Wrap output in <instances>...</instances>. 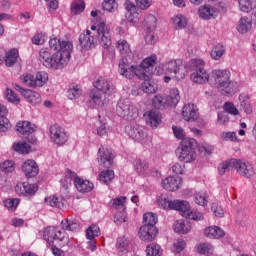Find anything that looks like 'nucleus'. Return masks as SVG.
Here are the masks:
<instances>
[{
    "label": "nucleus",
    "mask_w": 256,
    "mask_h": 256,
    "mask_svg": "<svg viewBox=\"0 0 256 256\" xmlns=\"http://www.w3.org/2000/svg\"><path fill=\"white\" fill-rule=\"evenodd\" d=\"M49 47L54 53H51L49 48H42L39 51V61L47 69H54L55 71L63 69L73 51V43L69 41H61L57 36L52 35L49 41Z\"/></svg>",
    "instance_id": "nucleus-1"
},
{
    "label": "nucleus",
    "mask_w": 256,
    "mask_h": 256,
    "mask_svg": "<svg viewBox=\"0 0 256 256\" xmlns=\"http://www.w3.org/2000/svg\"><path fill=\"white\" fill-rule=\"evenodd\" d=\"M95 31H97L98 37L95 36ZM97 39L100 41V45L104 47V49L111 47V29L108 28L105 22L92 25L91 30H86V33H82L79 36L80 45L82 49H85L86 51H89V49H95Z\"/></svg>",
    "instance_id": "nucleus-2"
},
{
    "label": "nucleus",
    "mask_w": 256,
    "mask_h": 256,
    "mask_svg": "<svg viewBox=\"0 0 256 256\" xmlns=\"http://www.w3.org/2000/svg\"><path fill=\"white\" fill-rule=\"evenodd\" d=\"M212 79L215 81L216 89L224 97H231L237 93L235 82L231 81V72L229 70H213Z\"/></svg>",
    "instance_id": "nucleus-3"
},
{
    "label": "nucleus",
    "mask_w": 256,
    "mask_h": 256,
    "mask_svg": "<svg viewBox=\"0 0 256 256\" xmlns=\"http://www.w3.org/2000/svg\"><path fill=\"white\" fill-rule=\"evenodd\" d=\"M95 90L90 92V97L96 105L103 107L105 105V95L115 93V86L105 77H99L94 82Z\"/></svg>",
    "instance_id": "nucleus-4"
},
{
    "label": "nucleus",
    "mask_w": 256,
    "mask_h": 256,
    "mask_svg": "<svg viewBox=\"0 0 256 256\" xmlns=\"http://www.w3.org/2000/svg\"><path fill=\"white\" fill-rule=\"evenodd\" d=\"M197 141L193 138H185L181 141L180 147L176 150V155L179 161L183 163H191L197 159V154L195 153V147Z\"/></svg>",
    "instance_id": "nucleus-5"
},
{
    "label": "nucleus",
    "mask_w": 256,
    "mask_h": 256,
    "mask_svg": "<svg viewBox=\"0 0 256 256\" xmlns=\"http://www.w3.org/2000/svg\"><path fill=\"white\" fill-rule=\"evenodd\" d=\"M190 69L193 73L190 79L197 85H203L209 82V73L205 70V61L201 59H192L190 62Z\"/></svg>",
    "instance_id": "nucleus-6"
},
{
    "label": "nucleus",
    "mask_w": 256,
    "mask_h": 256,
    "mask_svg": "<svg viewBox=\"0 0 256 256\" xmlns=\"http://www.w3.org/2000/svg\"><path fill=\"white\" fill-rule=\"evenodd\" d=\"M157 203L161 209H166V211H180V213H185L189 210V202L185 200H174L169 201L166 194H161L157 198Z\"/></svg>",
    "instance_id": "nucleus-7"
},
{
    "label": "nucleus",
    "mask_w": 256,
    "mask_h": 256,
    "mask_svg": "<svg viewBox=\"0 0 256 256\" xmlns=\"http://www.w3.org/2000/svg\"><path fill=\"white\" fill-rule=\"evenodd\" d=\"M164 71L166 75H170L173 79H177V81L185 79V66L181 59L166 62L164 65Z\"/></svg>",
    "instance_id": "nucleus-8"
},
{
    "label": "nucleus",
    "mask_w": 256,
    "mask_h": 256,
    "mask_svg": "<svg viewBox=\"0 0 256 256\" xmlns=\"http://www.w3.org/2000/svg\"><path fill=\"white\" fill-rule=\"evenodd\" d=\"M44 239L46 241H55L59 247H65L69 243L67 234L55 226H49L45 229Z\"/></svg>",
    "instance_id": "nucleus-9"
},
{
    "label": "nucleus",
    "mask_w": 256,
    "mask_h": 256,
    "mask_svg": "<svg viewBox=\"0 0 256 256\" xmlns=\"http://www.w3.org/2000/svg\"><path fill=\"white\" fill-rule=\"evenodd\" d=\"M116 113L119 117H122L127 121H131V119H135V117H137V109H135V106L129 99L119 100L116 107Z\"/></svg>",
    "instance_id": "nucleus-10"
},
{
    "label": "nucleus",
    "mask_w": 256,
    "mask_h": 256,
    "mask_svg": "<svg viewBox=\"0 0 256 256\" xmlns=\"http://www.w3.org/2000/svg\"><path fill=\"white\" fill-rule=\"evenodd\" d=\"M50 133V141L57 145L58 147H62L65 145L67 141H69V133L65 128L59 126L58 124L51 125L49 128Z\"/></svg>",
    "instance_id": "nucleus-11"
},
{
    "label": "nucleus",
    "mask_w": 256,
    "mask_h": 256,
    "mask_svg": "<svg viewBox=\"0 0 256 256\" xmlns=\"http://www.w3.org/2000/svg\"><path fill=\"white\" fill-rule=\"evenodd\" d=\"M157 64V55H151L145 58L140 65L136 66L137 78L145 79L149 75H153V67Z\"/></svg>",
    "instance_id": "nucleus-12"
},
{
    "label": "nucleus",
    "mask_w": 256,
    "mask_h": 256,
    "mask_svg": "<svg viewBox=\"0 0 256 256\" xmlns=\"http://www.w3.org/2000/svg\"><path fill=\"white\" fill-rule=\"evenodd\" d=\"M233 169L236 171V173H238V175L246 177V179H251V177L255 175L253 166L241 159L233 158Z\"/></svg>",
    "instance_id": "nucleus-13"
},
{
    "label": "nucleus",
    "mask_w": 256,
    "mask_h": 256,
    "mask_svg": "<svg viewBox=\"0 0 256 256\" xmlns=\"http://www.w3.org/2000/svg\"><path fill=\"white\" fill-rule=\"evenodd\" d=\"M66 173L70 179H74V185L77 191L80 193H89L93 191L94 185L93 183L89 182V180H83L80 177H77V174L71 170H67Z\"/></svg>",
    "instance_id": "nucleus-14"
},
{
    "label": "nucleus",
    "mask_w": 256,
    "mask_h": 256,
    "mask_svg": "<svg viewBox=\"0 0 256 256\" xmlns=\"http://www.w3.org/2000/svg\"><path fill=\"white\" fill-rule=\"evenodd\" d=\"M37 184H29V182H20L15 186V193L19 197H33L38 191Z\"/></svg>",
    "instance_id": "nucleus-15"
},
{
    "label": "nucleus",
    "mask_w": 256,
    "mask_h": 256,
    "mask_svg": "<svg viewBox=\"0 0 256 256\" xmlns=\"http://www.w3.org/2000/svg\"><path fill=\"white\" fill-rule=\"evenodd\" d=\"M198 15L200 19L204 21H211V19H217L219 17V9L217 7L206 4L198 8Z\"/></svg>",
    "instance_id": "nucleus-16"
},
{
    "label": "nucleus",
    "mask_w": 256,
    "mask_h": 256,
    "mask_svg": "<svg viewBox=\"0 0 256 256\" xmlns=\"http://www.w3.org/2000/svg\"><path fill=\"white\" fill-rule=\"evenodd\" d=\"M158 234L159 230H157V227L148 225L141 226L138 232L141 241H147L148 243H151V241H155Z\"/></svg>",
    "instance_id": "nucleus-17"
},
{
    "label": "nucleus",
    "mask_w": 256,
    "mask_h": 256,
    "mask_svg": "<svg viewBox=\"0 0 256 256\" xmlns=\"http://www.w3.org/2000/svg\"><path fill=\"white\" fill-rule=\"evenodd\" d=\"M113 159H115V156L113 155V152L109 150L107 147H100L98 150V163L100 165H103L104 167H111L113 165Z\"/></svg>",
    "instance_id": "nucleus-18"
},
{
    "label": "nucleus",
    "mask_w": 256,
    "mask_h": 256,
    "mask_svg": "<svg viewBox=\"0 0 256 256\" xmlns=\"http://www.w3.org/2000/svg\"><path fill=\"white\" fill-rule=\"evenodd\" d=\"M118 67L119 73L122 77H125L126 79H133L135 75L137 77V66H129L127 58L120 60Z\"/></svg>",
    "instance_id": "nucleus-19"
},
{
    "label": "nucleus",
    "mask_w": 256,
    "mask_h": 256,
    "mask_svg": "<svg viewBox=\"0 0 256 256\" xmlns=\"http://www.w3.org/2000/svg\"><path fill=\"white\" fill-rule=\"evenodd\" d=\"M14 89L21 92V94L25 97L26 101H28V103H31V105H39L41 103V94H39V92L23 89L19 85H15Z\"/></svg>",
    "instance_id": "nucleus-20"
},
{
    "label": "nucleus",
    "mask_w": 256,
    "mask_h": 256,
    "mask_svg": "<svg viewBox=\"0 0 256 256\" xmlns=\"http://www.w3.org/2000/svg\"><path fill=\"white\" fill-rule=\"evenodd\" d=\"M22 171L28 179L39 175V166L35 160H26L22 164Z\"/></svg>",
    "instance_id": "nucleus-21"
},
{
    "label": "nucleus",
    "mask_w": 256,
    "mask_h": 256,
    "mask_svg": "<svg viewBox=\"0 0 256 256\" xmlns=\"http://www.w3.org/2000/svg\"><path fill=\"white\" fill-rule=\"evenodd\" d=\"M144 118L147 125H150L152 129H157L161 125V113L157 110H150L144 113Z\"/></svg>",
    "instance_id": "nucleus-22"
},
{
    "label": "nucleus",
    "mask_w": 256,
    "mask_h": 256,
    "mask_svg": "<svg viewBox=\"0 0 256 256\" xmlns=\"http://www.w3.org/2000/svg\"><path fill=\"white\" fill-rule=\"evenodd\" d=\"M181 185H183V179L179 176H170L162 181V187L166 191H177Z\"/></svg>",
    "instance_id": "nucleus-23"
},
{
    "label": "nucleus",
    "mask_w": 256,
    "mask_h": 256,
    "mask_svg": "<svg viewBox=\"0 0 256 256\" xmlns=\"http://www.w3.org/2000/svg\"><path fill=\"white\" fill-rule=\"evenodd\" d=\"M195 104H186L182 108V117L185 121H195L199 117Z\"/></svg>",
    "instance_id": "nucleus-24"
},
{
    "label": "nucleus",
    "mask_w": 256,
    "mask_h": 256,
    "mask_svg": "<svg viewBox=\"0 0 256 256\" xmlns=\"http://www.w3.org/2000/svg\"><path fill=\"white\" fill-rule=\"evenodd\" d=\"M18 133L22 135H33L37 131V126L30 121L24 120L16 124Z\"/></svg>",
    "instance_id": "nucleus-25"
},
{
    "label": "nucleus",
    "mask_w": 256,
    "mask_h": 256,
    "mask_svg": "<svg viewBox=\"0 0 256 256\" xmlns=\"http://www.w3.org/2000/svg\"><path fill=\"white\" fill-rule=\"evenodd\" d=\"M204 235L208 239H221V237H225V231L219 226H209L204 229Z\"/></svg>",
    "instance_id": "nucleus-26"
},
{
    "label": "nucleus",
    "mask_w": 256,
    "mask_h": 256,
    "mask_svg": "<svg viewBox=\"0 0 256 256\" xmlns=\"http://www.w3.org/2000/svg\"><path fill=\"white\" fill-rule=\"evenodd\" d=\"M166 105L168 107H177L179 101H181V95L179 94L178 88H171L169 91V95L165 97Z\"/></svg>",
    "instance_id": "nucleus-27"
},
{
    "label": "nucleus",
    "mask_w": 256,
    "mask_h": 256,
    "mask_svg": "<svg viewBox=\"0 0 256 256\" xmlns=\"http://www.w3.org/2000/svg\"><path fill=\"white\" fill-rule=\"evenodd\" d=\"M251 27H253V22L251 19H249L247 16H243L239 19L236 29L238 33L245 34L251 31Z\"/></svg>",
    "instance_id": "nucleus-28"
},
{
    "label": "nucleus",
    "mask_w": 256,
    "mask_h": 256,
    "mask_svg": "<svg viewBox=\"0 0 256 256\" xmlns=\"http://www.w3.org/2000/svg\"><path fill=\"white\" fill-rule=\"evenodd\" d=\"M61 227L63 231H79L81 224L76 219L65 218L61 221Z\"/></svg>",
    "instance_id": "nucleus-29"
},
{
    "label": "nucleus",
    "mask_w": 256,
    "mask_h": 256,
    "mask_svg": "<svg viewBox=\"0 0 256 256\" xmlns=\"http://www.w3.org/2000/svg\"><path fill=\"white\" fill-rule=\"evenodd\" d=\"M125 132L131 137V139H135L136 141L143 139V136L145 135L143 133V129H141L139 126L128 125L125 127Z\"/></svg>",
    "instance_id": "nucleus-30"
},
{
    "label": "nucleus",
    "mask_w": 256,
    "mask_h": 256,
    "mask_svg": "<svg viewBox=\"0 0 256 256\" xmlns=\"http://www.w3.org/2000/svg\"><path fill=\"white\" fill-rule=\"evenodd\" d=\"M18 61H19L18 49L13 48L6 53V56H5L6 67H13V65H15V63H17Z\"/></svg>",
    "instance_id": "nucleus-31"
},
{
    "label": "nucleus",
    "mask_w": 256,
    "mask_h": 256,
    "mask_svg": "<svg viewBox=\"0 0 256 256\" xmlns=\"http://www.w3.org/2000/svg\"><path fill=\"white\" fill-rule=\"evenodd\" d=\"M116 49H118L119 53L127 59V57H131V46L129 45V42L124 39H120L117 41Z\"/></svg>",
    "instance_id": "nucleus-32"
},
{
    "label": "nucleus",
    "mask_w": 256,
    "mask_h": 256,
    "mask_svg": "<svg viewBox=\"0 0 256 256\" xmlns=\"http://www.w3.org/2000/svg\"><path fill=\"white\" fill-rule=\"evenodd\" d=\"M174 231L175 233L185 235L191 231V223L185 222L183 220H178L174 224Z\"/></svg>",
    "instance_id": "nucleus-33"
},
{
    "label": "nucleus",
    "mask_w": 256,
    "mask_h": 256,
    "mask_svg": "<svg viewBox=\"0 0 256 256\" xmlns=\"http://www.w3.org/2000/svg\"><path fill=\"white\" fill-rule=\"evenodd\" d=\"M143 79L144 82L141 85V89L144 93H156L157 91V84H155V82L151 81L149 79V76L145 77V78H140Z\"/></svg>",
    "instance_id": "nucleus-34"
},
{
    "label": "nucleus",
    "mask_w": 256,
    "mask_h": 256,
    "mask_svg": "<svg viewBox=\"0 0 256 256\" xmlns=\"http://www.w3.org/2000/svg\"><path fill=\"white\" fill-rule=\"evenodd\" d=\"M227 51V48L223 44H216L210 53V56L214 61H219L221 57L225 55V52Z\"/></svg>",
    "instance_id": "nucleus-35"
},
{
    "label": "nucleus",
    "mask_w": 256,
    "mask_h": 256,
    "mask_svg": "<svg viewBox=\"0 0 256 256\" xmlns=\"http://www.w3.org/2000/svg\"><path fill=\"white\" fill-rule=\"evenodd\" d=\"M72 15H81L85 11V1L73 0L70 6Z\"/></svg>",
    "instance_id": "nucleus-36"
},
{
    "label": "nucleus",
    "mask_w": 256,
    "mask_h": 256,
    "mask_svg": "<svg viewBox=\"0 0 256 256\" xmlns=\"http://www.w3.org/2000/svg\"><path fill=\"white\" fill-rule=\"evenodd\" d=\"M134 167L139 175H145L149 171V162L138 158L134 161Z\"/></svg>",
    "instance_id": "nucleus-37"
},
{
    "label": "nucleus",
    "mask_w": 256,
    "mask_h": 256,
    "mask_svg": "<svg viewBox=\"0 0 256 256\" xmlns=\"http://www.w3.org/2000/svg\"><path fill=\"white\" fill-rule=\"evenodd\" d=\"M143 25L146 28V31H154L157 27V17L153 14H148L143 21Z\"/></svg>",
    "instance_id": "nucleus-38"
},
{
    "label": "nucleus",
    "mask_w": 256,
    "mask_h": 256,
    "mask_svg": "<svg viewBox=\"0 0 256 256\" xmlns=\"http://www.w3.org/2000/svg\"><path fill=\"white\" fill-rule=\"evenodd\" d=\"M194 201L196 205H200V207H207V203H209V195L203 191L196 192L194 194Z\"/></svg>",
    "instance_id": "nucleus-39"
},
{
    "label": "nucleus",
    "mask_w": 256,
    "mask_h": 256,
    "mask_svg": "<svg viewBox=\"0 0 256 256\" xmlns=\"http://www.w3.org/2000/svg\"><path fill=\"white\" fill-rule=\"evenodd\" d=\"M99 179L104 185H109L115 179V172L113 170H102L99 174Z\"/></svg>",
    "instance_id": "nucleus-40"
},
{
    "label": "nucleus",
    "mask_w": 256,
    "mask_h": 256,
    "mask_svg": "<svg viewBox=\"0 0 256 256\" xmlns=\"http://www.w3.org/2000/svg\"><path fill=\"white\" fill-rule=\"evenodd\" d=\"M183 216L188 217V219H191L192 221H203L204 216L203 213L193 210L191 211V206L189 205L187 212H182Z\"/></svg>",
    "instance_id": "nucleus-41"
},
{
    "label": "nucleus",
    "mask_w": 256,
    "mask_h": 256,
    "mask_svg": "<svg viewBox=\"0 0 256 256\" xmlns=\"http://www.w3.org/2000/svg\"><path fill=\"white\" fill-rule=\"evenodd\" d=\"M34 81L35 87H43V85L49 81V74H47L45 71L37 72Z\"/></svg>",
    "instance_id": "nucleus-42"
},
{
    "label": "nucleus",
    "mask_w": 256,
    "mask_h": 256,
    "mask_svg": "<svg viewBox=\"0 0 256 256\" xmlns=\"http://www.w3.org/2000/svg\"><path fill=\"white\" fill-rule=\"evenodd\" d=\"M14 151L16 153H21L22 155H25L27 153H31V145L27 142H18L13 145Z\"/></svg>",
    "instance_id": "nucleus-43"
},
{
    "label": "nucleus",
    "mask_w": 256,
    "mask_h": 256,
    "mask_svg": "<svg viewBox=\"0 0 256 256\" xmlns=\"http://www.w3.org/2000/svg\"><path fill=\"white\" fill-rule=\"evenodd\" d=\"M46 205L49 207H55L56 209H61L63 207V200L57 196H49L45 198Z\"/></svg>",
    "instance_id": "nucleus-44"
},
{
    "label": "nucleus",
    "mask_w": 256,
    "mask_h": 256,
    "mask_svg": "<svg viewBox=\"0 0 256 256\" xmlns=\"http://www.w3.org/2000/svg\"><path fill=\"white\" fill-rule=\"evenodd\" d=\"M126 202H127V197L125 196L114 198L110 201V207L116 210L125 209Z\"/></svg>",
    "instance_id": "nucleus-45"
},
{
    "label": "nucleus",
    "mask_w": 256,
    "mask_h": 256,
    "mask_svg": "<svg viewBox=\"0 0 256 256\" xmlns=\"http://www.w3.org/2000/svg\"><path fill=\"white\" fill-rule=\"evenodd\" d=\"M157 221L158 219L155 213L148 212L143 216V223L148 227H155V225H157Z\"/></svg>",
    "instance_id": "nucleus-46"
},
{
    "label": "nucleus",
    "mask_w": 256,
    "mask_h": 256,
    "mask_svg": "<svg viewBox=\"0 0 256 256\" xmlns=\"http://www.w3.org/2000/svg\"><path fill=\"white\" fill-rule=\"evenodd\" d=\"M118 8L119 4L117 3V0H104L102 3V9L108 11V13H113L117 11Z\"/></svg>",
    "instance_id": "nucleus-47"
},
{
    "label": "nucleus",
    "mask_w": 256,
    "mask_h": 256,
    "mask_svg": "<svg viewBox=\"0 0 256 256\" xmlns=\"http://www.w3.org/2000/svg\"><path fill=\"white\" fill-rule=\"evenodd\" d=\"M239 11L242 13H251L253 11L252 0H238Z\"/></svg>",
    "instance_id": "nucleus-48"
},
{
    "label": "nucleus",
    "mask_w": 256,
    "mask_h": 256,
    "mask_svg": "<svg viewBox=\"0 0 256 256\" xmlns=\"http://www.w3.org/2000/svg\"><path fill=\"white\" fill-rule=\"evenodd\" d=\"M19 203H21L19 198H8L3 201L4 207L9 211H16L17 207H19Z\"/></svg>",
    "instance_id": "nucleus-49"
},
{
    "label": "nucleus",
    "mask_w": 256,
    "mask_h": 256,
    "mask_svg": "<svg viewBox=\"0 0 256 256\" xmlns=\"http://www.w3.org/2000/svg\"><path fill=\"white\" fill-rule=\"evenodd\" d=\"M100 235L101 229L95 224H92L86 230V239H95V237H99Z\"/></svg>",
    "instance_id": "nucleus-50"
},
{
    "label": "nucleus",
    "mask_w": 256,
    "mask_h": 256,
    "mask_svg": "<svg viewBox=\"0 0 256 256\" xmlns=\"http://www.w3.org/2000/svg\"><path fill=\"white\" fill-rule=\"evenodd\" d=\"M81 93L82 90L81 87H79V85H72L67 91L68 99H79V97H81Z\"/></svg>",
    "instance_id": "nucleus-51"
},
{
    "label": "nucleus",
    "mask_w": 256,
    "mask_h": 256,
    "mask_svg": "<svg viewBox=\"0 0 256 256\" xmlns=\"http://www.w3.org/2000/svg\"><path fill=\"white\" fill-rule=\"evenodd\" d=\"M227 171H233V158L221 163L218 166L219 175H225V173H227Z\"/></svg>",
    "instance_id": "nucleus-52"
},
{
    "label": "nucleus",
    "mask_w": 256,
    "mask_h": 256,
    "mask_svg": "<svg viewBox=\"0 0 256 256\" xmlns=\"http://www.w3.org/2000/svg\"><path fill=\"white\" fill-rule=\"evenodd\" d=\"M172 21L176 29H185L187 27V18H185L181 14H178L174 18H172Z\"/></svg>",
    "instance_id": "nucleus-53"
},
{
    "label": "nucleus",
    "mask_w": 256,
    "mask_h": 256,
    "mask_svg": "<svg viewBox=\"0 0 256 256\" xmlns=\"http://www.w3.org/2000/svg\"><path fill=\"white\" fill-rule=\"evenodd\" d=\"M152 105L155 109H164L165 105H167V100L161 94H157L152 100Z\"/></svg>",
    "instance_id": "nucleus-54"
},
{
    "label": "nucleus",
    "mask_w": 256,
    "mask_h": 256,
    "mask_svg": "<svg viewBox=\"0 0 256 256\" xmlns=\"http://www.w3.org/2000/svg\"><path fill=\"white\" fill-rule=\"evenodd\" d=\"M0 171L2 173H13L15 171V162L6 160L0 165Z\"/></svg>",
    "instance_id": "nucleus-55"
},
{
    "label": "nucleus",
    "mask_w": 256,
    "mask_h": 256,
    "mask_svg": "<svg viewBox=\"0 0 256 256\" xmlns=\"http://www.w3.org/2000/svg\"><path fill=\"white\" fill-rule=\"evenodd\" d=\"M147 256H161V246L157 244H150L146 248Z\"/></svg>",
    "instance_id": "nucleus-56"
},
{
    "label": "nucleus",
    "mask_w": 256,
    "mask_h": 256,
    "mask_svg": "<svg viewBox=\"0 0 256 256\" xmlns=\"http://www.w3.org/2000/svg\"><path fill=\"white\" fill-rule=\"evenodd\" d=\"M211 211L214 213L215 217H224L225 210H223V207L218 202H213L211 205Z\"/></svg>",
    "instance_id": "nucleus-57"
},
{
    "label": "nucleus",
    "mask_w": 256,
    "mask_h": 256,
    "mask_svg": "<svg viewBox=\"0 0 256 256\" xmlns=\"http://www.w3.org/2000/svg\"><path fill=\"white\" fill-rule=\"evenodd\" d=\"M6 99L10 102V103H15L16 105H18V103H20V99L19 96L17 95V93H15V91L11 90V89H6Z\"/></svg>",
    "instance_id": "nucleus-58"
},
{
    "label": "nucleus",
    "mask_w": 256,
    "mask_h": 256,
    "mask_svg": "<svg viewBox=\"0 0 256 256\" xmlns=\"http://www.w3.org/2000/svg\"><path fill=\"white\" fill-rule=\"evenodd\" d=\"M223 109L226 113H229L230 115H239V110L237 109V107H235V104H233L232 102H226L224 104Z\"/></svg>",
    "instance_id": "nucleus-59"
},
{
    "label": "nucleus",
    "mask_w": 256,
    "mask_h": 256,
    "mask_svg": "<svg viewBox=\"0 0 256 256\" xmlns=\"http://www.w3.org/2000/svg\"><path fill=\"white\" fill-rule=\"evenodd\" d=\"M11 129V122L5 116H0V132L5 133Z\"/></svg>",
    "instance_id": "nucleus-60"
},
{
    "label": "nucleus",
    "mask_w": 256,
    "mask_h": 256,
    "mask_svg": "<svg viewBox=\"0 0 256 256\" xmlns=\"http://www.w3.org/2000/svg\"><path fill=\"white\" fill-rule=\"evenodd\" d=\"M21 79L27 87H35V76L32 74H24Z\"/></svg>",
    "instance_id": "nucleus-61"
},
{
    "label": "nucleus",
    "mask_w": 256,
    "mask_h": 256,
    "mask_svg": "<svg viewBox=\"0 0 256 256\" xmlns=\"http://www.w3.org/2000/svg\"><path fill=\"white\" fill-rule=\"evenodd\" d=\"M240 107L247 115H251L253 113V106H251V102H249V100H242Z\"/></svg>",
    "instance_id": "nucleus-62"
},
{
    "label": "nucleus",
    "mask_w": 256,
    "mask_h": 256,
    "mask_svg": "<svg viewBox=\"0 0 256 256\" xmlns=\"http://www.w3.org/2000/svg\"><path fill=\"white\" fill-rule=\"evenodd\" d=\"M116 248L119 253H127V240L125 238H119L117 240Z\"/></svg>",
    "instance_id": "nucleus-63"
},
{
    "label": "nucleus",
    "mask_w": 256,
    "mask_h": 256,
    "mask_svg": "<svg viewBox=\"0 0 256 256\" xmlns=\"http://www.w3.org/2000/svg\"><path fill=\"white\" fill-rule=\"evenodd\" d=\"M221 137L224 141H237V133L235 132H223Z\"/></svg>",
    "instance_id": "nucleus-64"
}]
</instances>
